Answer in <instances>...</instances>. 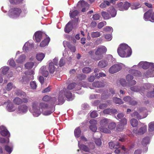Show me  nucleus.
Instances as JSON below:
<instances>
[{"label":"nucleus","mask_w":154,"mask_h":154,"mask_svg":"<svg viewBox=\"0 0 154 154\" xmlns=\"http://www.w3.org/2000/svg\"><path fill=\"white\" fill-rule=\"evenodd\" d=\"M81 88L80 85H77L75 83H72L68 85L67 89L64 88L60 91L58 94V100L60 102L63 103L65 100V97L69 101L72 100L74 98V96L70 91V90L74 91H78Z\"/></svg>","instance_id":"nucleus-1"},{"label":"nucleus","mask_w":154,"mask_h":154,"mask_svg":"<svg viewBox=\"0 0 154 154\" xmlns=\"http://www.w3.org/2000/svg\"><path fill=\"white\" fill-rule=\"evenodd\" d=\"M132 67L137 69L141 68L144 69L149 68L148 69L145 73V76L146 77H154V63L146 61H141L137 65H134Z\"/></svg>","instance_id":"nucleus-2"},{"label":"nucleus","mask_w":154,"mask_h":154,"mask_svg":"<svg viewBox=\"0 0 154 154\" xmlns=\"http://www.w3.org/2000/svg\"><path fill=\"white\" fill-rule=\"evenodd\" d=\"M119 55L122 57H130L132 53L131 48L125 44H121L117 49Z\"/></svg>","instance_id":"nucleus-3"},{"label":"nucleus","mask_w":154,"mask_h":154,"mask_svg":"<svg viewBox=\"0 0 154 154\" xmlns=\"http://www.w3.org/2000/svg\"><path fill=\"white\" fill-rule=\"evenodd\" d=\"M119 55L122 57H130L132 53L131 48L125 44H121L117 49Z\"/></svg>","instance_id":"nucleus-4"},{"label":"nucleus","mask_w":154,"mask_h":154,"mask_svg":"<svg viewBox=\"0 0 154 154\" xmlns=\"http://www.w3.org/2000/svg\"><path fill=\"white\" fill-rule=\"evenodd\" d=\"M27 13L26 9L22 11L19 8H11L9 10L8 15L10 18H15L18 17L20 15L22 17L24 16Z\"/></svg>","instance_id":"nucleus-5"},{"label":"nucleus","mask_w":154,"mask_h":154,"mask_svg":"<svg viewBox=\"0 0 154 154\" xmlns=\"http://www.w3.org/2000/svg\"><path fill=\"white\" fill-rule=\"evenodd\" d=\"M110 122V120L107 119H101L100 122V126L99 128V130L100 131L105 133H110V130L107 128Z\"/></svg>","instance_id":"nucleus-6"},{"label":"nucleus","mask_w":154,"mask_h":154,"mask_svg":"<svg viewBox=\"0 0 154 154\" xmlns=\"http://www.w3.org/2000/svg\"><path fill=\"white\" fill-rule=\"evenodd\" d=\"M107 49L105 47L100 46L96 48L95 52V55L98 57H97L95 58L93 57H91V58L96 60H99L102 58V54L105 53Z\"/></svg>","instance_id":"nucleus-7"},{"label":"nucleus","mask_w":154,"mask_h":154,"mask_svg":"<svg viewBox=\"0 0 154 154\" xmlns=\"http://www.w3.org/2000/svg\"><path fill=\"white\" fill-rule=\"evenodd\" d=\"M125 66L122 63H118L115 64L110 67L109 72L111 74H114L120 71Z\"/></svg>","instance_id":"nucleus-8"},{"label":"nucleus","mask_w":154,"mask_h":154,"mask_svg":"<svg viewBox=\"0 0 154 154\" xmlns=\"http://www.w3.org/2000/svg\"><path fill=\"white\" fill-rule=\"evenodd\" d=\"M32 112L33 116L35 117L38 116L41 114L42 111L39 107L38 106L37 102H34L32 103Z\"/></svg>","instance_id":"nucleus-9"},{"label":"nucleus","mask_w":154,"mask_h":154,"mask_svg":"<svg viewBox=\"0 0 154 154\" xmlns=\"http://www.w3.org/2000/svg\"><path fill=\"white\" fill-rule=\"evenodd\" d=\"M58 60V58L55 57L52 61H49L48 69L50 73H53L54 72L55 69L56 68L55 66H57Z\"/></svg>","instance_id":"nucleus-10"},{"label":"nucleus","mask_w":154,"mask_h":154,"mask_svg":"<svg viewBox=\"0 0 154 154\" xmlns=\"http://www.w3.org/2000/svg\"><path fill=\"white\" fill-rule=\"evenodd\" d=\"M78 142L79 147L81 149L85 152H89L91 150L94 149L95 148V145L93 143H90L88 147L85 145L80 144V142L79 141H78Z\"/></svg>","instance_id":"nucleus-11"},{"label":"nucleus","mask_w":154,"mask_h":154,"mask_svg":"<svg viewBox=\"0 0 154 154\" xmlns=\"http://www.w3.org/2000/svg\"><path fill=\"white\" fill-rule=\"evenodd\" d=\"M149 84H145L144 86H143L144 88L143 89L141 88L140 89L139 87L137 86H134L131 87L130 88V89L131 90L134 92H139L141 95H143L144 94V89L146 88H149L148 87L149 86Z\"/></svg>","instance_id":"nucleus-12"},{"label":"nucleus","mask_w":154,"mask_h":154,"mask_svg":"<svg viewBox=\"0 0 154 154\" xmlns=\"http://www.w3.org/2000/svg\"><path fill=\"white\" fill-rule=\"evenodd\" d=\"M28 110L27 106L25 104L19 105L16 110L17 114H23L27 112Z\"/></svg>","instance_id":"nucleus-13"},{"label":"nucleus","mask_w":154,"mask_h":154,"mask_svg":"<svg viewBox=\"0 0 154 154\" xmlns=\"http://www.w3.org/2000/svg\"><path fill=\"white\" fill-rule=\"evenodd\" d=\"M109 146L110 148L116 149L114 152L116 154H119L120 152V150L119 149L120 147L119 143L118 142H110L109 143Z\"/></svg>","instance_id":"nucleus-14"},{"label":"nucleus","mask_w":154,"mask_h":154,"mask_svg":"<svg viewBox=\"0 0 154 154\" xmlns=\"http://www.w3.org/2000/svg\"><path fill=\"white\" fill-rule=\"evenodd\" d=\"M78 7L80 5L82 8V12H85L88 9L89 5L88 4L85 2L83 0L80 1L77 4Z\"/></svg>","instance_id":"nucleus-15"},{"label":"nucleus","mask_w":154,"mask_h":154,"mask_svg":"<svg viewBox=\"0 0 154 154\" xmlns=\"http://www.w3.org/2000/svg\"><path fill=\"white\" fill-rule=\"evenodd\" d=\"M127 124V120L125 118L123 119L120 122V123L117 127V129L118 131H122L125 128V125Z\"/></svg>","instance_id":"nucleus-16"},{"label":"nucleus","mask_w":154,"mask_h":154,"mask_svg":"<svg viewBox=\"0 0 154 154\" xmlns=\"http://www.w3.org/2000/svg\"><path fill=\"white\" fill-rule=\"evenodd\" d=\"M147 131V126L146 125H143L140 127L138 131L137 130H134L133 132L137 134L142 135L144 134Z\"/></svg>","instance_id":"nucleus-17"},{"label":"nucleus","mask_w":154,"mask_h":154,"mask_svg":"<svg viewBox=\"0 0 154 154\" xmlns=\"http://www.w3.org/2000/svg\"><path fill=\"white\" fill-rule=\"evenodd\" d=\"M89 123L90 124V128L91 130L93 132H96L97 130L96 125L97 124V121L94 119L90 120Z\"/></svg>","instance_id":"nucleus-18"},{"label":"nucleus","mask_w":154,"mask_h":154,"mask_svg":"<svg viewBox=\"0 0 154 154\" xmlns=\"http://www.w3.org/2000/svg\"><path fill=\"white\" fill-rule=\"evenodd\" d=\"M34 35L36 41L37 42H39L40 41L42 37L46 36V35L44 33L40 31L36 32L35 33Z\"/></svg>","instance_id":"nucleus-19"},{"label":"nucleus","mask_w":154,"mask_h":154,"mask_svg":"<svg viewBox=\"0 0 154 154\" xmlns=\"http://www.w3.org/2000/svg\"><path fill=\"white\" fill-rule=\"evenodd\" d=\"M0 133L1 135L3 136H7L9 137L10 136V134L9 132L3 126H1Z\"/></svg>","instance_id":"nucleus-20"},{"label":"nucleus","mask_w":154,"mask_h":154,"mask_svg":"<svg viewBox=\"0 0 154 154\" xmlns=\"http://www.w3.org/2000/svg\"><path fill=\"white\" fill-rule=\"evenodd\" d=\"M63 44L65 48L67 46L72 51L74 52H75L76 50L75 47L70 45L68 42L66 41H64L63 42Z\"/></svg>","instance_id":"nucleus-21"},{"label":"nucleus","mask_w":154,"mask_h":154,"mask_svg":"<svg viewBox=\"0 0 154 154\" xmlns=\"http://www.w3.org/2000/svg\"><path fill=\"white\" fill-rule=\"evenodd\" d=\"M26 56L25 54H21L16 59V61L18 63H22L25 61L26 59Z\"/></svg>","instance_id":"nucleus-22"},{"label":"nucleus","mask_w":154,"mask_h":154,"mask_svg":"<svg viewBox=\"0 0 154 154\" xmlns=\"http://www.w3.org/2000/svg\"><path fill=\"white\" fill-rule=\"evenodd\" d=\"M6 109L8 111L12 112L15 110L16 108L14 106V105L12 102H8Z\"/></svg>","instance_id":"nucleus-23"},{"label":"nucleus","mask_w":154,"mask_h":154,"mask_svg":"<svg viewBox=\"0 0 154 154\" xmlns=\"http://www.w3.org/2000/svg\"><path fill=\"white\" fill-rule=\"evenodd\" d=\"M73 23L72 22L69 21L66 25L64 29L65 32L67 33L69 32L72 29Z\"/></svg>","instance_id":"nucleus-24"},{"label":"nucleus","mask_w":154,"mask_h":154,"mask_svg":"<svg viewBox=\"0 0 154 154\" xmlns=\"http://www.w3.org/2000/svg\"><path fill=\"white\" fill-rule=\"evenodd\" d=\"M34 47L33 43H30L28 42H26L24 45L23 49V50L27 51H28L29 49H32Z\"/></svg>","instance_id":"nucleus-25"},{"label":"nucleus","mask_w":154,"mask_h":154,"mask_svg":"<svg viewBox=\"0 0 154 154\" xmlns=\"http://www.w3.org/2000/svg\"><path fill=\"white\" fill-rule=\"evenodd\" d=\"M108 65V62L105 60H102L99 62L98 66L101 68H103L106 67Z\"/></svg>","instance_id":"nucleus-26"},{"label":"nucleus","mask_w":154,"mask_h":154,"mask_svg":"<svg viewBox=\"0 0 154 154\" xmlns=\"http://www.w3.org/2000/svg\"><path fill=\"white\" fill-rule=\"evenodd\" d=\"M152 10H150L145 13L144 15V19L146 21L149 20L152 21L150 15L152 13Z\"/></svg>","instance_id":"nucleus-27"},{"label":"nucleus","mask_w":154,"mask_h":154,"mask_svg":"<svg viewBox=\"0 0 154 154\" xmlns=\"http://www.w3.org/2000/svg\"><path fill=\"white\" fill-rule=\"evenodd\" d=\"M110 3H113V1L112 0L108 1L104 0L100 5V7L101 8H106L107 6L110 5Z\"/></svg>","instance_id":"nucleus-28"},{"label":"nucleus","mask_w":154,"mask_h":154,"mask_svg":"<svg viewBox=\"0 0 154 154\" xmlns=\"http://www.w3.org/2000/svg\"><path fill=\"white\" fill-rule=\"evenodd\" d=\"M40 72L45 77H47L48 74V72L46 70V66H43L41 67L40 69Z\"/></svg>","instance_id":"nucleus-29"},{"label":"nucleus","mask_w":154,"mask_h":154,"mask_svg":"<svg viewBox=\"0 0 154 154\" xmlns=\"http://www.w3.org/2000/svg\"><path fill=\"white\" fill-rule=\"evenodd\" d=\"M131 116L132 117H135L139 119L146 117L147 116V114L146 113H145L144 115L142 116L139 114L137 112H135L131 114Z\"/></svg>","instance_id":"nucleus-30"},{"label":"nucleus","mask_w":154,"mask_h":154,"mask_svg":"<svg viewBox=\"0 0 154 154\" xmlns=\"http://www.w3.org/2000/svg\"><path fill=\"white\" fill-rule=\"evenodd\" d=\"M150 138L149 137H146L143 138L142 144L143 146H146L147 145L149 144L150 142Z\"/></svg>","instance_id":"nucleus-31"},{"label":"nucleus","mask_w":154,"mask_h":154,"mask_svg":"<svg viewBox=\"0 0 154 154\" xmlns=\"http://www.w3.org/2000/svg\"><path fill=\"white\" fill-rule=\"evenodd\" d=\"M50 40V39L49 37L46 38L41 42L40 44V46L41 47H44L47 45Z\"/></svg>","instance_id":"nucleus-32"},{"label":"nucleus","mask_w":154,"mask_h":154,"mask_svg":"<svg viewBox=\"0 0 154 154\" xmlns=\"http://www.w3.org/2000/svg\"><path fill=\"white\" fill-rule=\"evenodd\" d=\"M149 131L152 135H154V122L150 123L148 125Z\"/></svg>","instance_id":"nucleus-33"},{"label":"nucleus","mask_w":154,"mask_h":154,"mask_svg":"<svg viewBox=\"0 0 154 154\" xmlns=\"http://www.w3.org/2000/svg\"><path fill=\"white\" fill-rule=\"evenodd\" d=\"M117 112V110L116 109H108L104 110L103 112L105 114H111L116 113Z\"/></svg>","instance_id":"nucleus-34"},{"label":"nucleus","mask_w":154,"mask_h":154,"mask_svg":"<svg viewBox=\"0 0 154 154\" xmlns=\"http://www.w3.org/2000/svg\"><path fill=\"white\" fill-rule=\"evenodd\" d=\"M58 102L57 101V100L56 97H53L51 98L50 101L53 106L57 104L59 105L60 104H62L63 103L60 102L58 100Z\"/></svg>","instance_id":"nucleus-35"},{"label":"nucleus","mask_w":154,"mask_h":154,"mask_svg":"<svg viewBox=\"0 0 154 154\" xmlns=\"http://www.w3.org/2000/svg\"><path fill=\"white\" fill-rule=\"evenodd\" d=\"M92 85L96 88L103 87L105 86V84L103 82H96L92 83Z\"/></svg>","instance_id":"nucleus-36"},{"label":"nucleus","mask_w":154,"mask_h":154,"mask_svg":"<svg viewBox=\"0 0 154 154\" xmlns=\"http://www.w3.org/2000/svg\"><path fill=\"white\" fill-rule=\"evenodd\" d=\"M5 150L7 152V154H10L13 149V146L12 145L9 146L8 145H5Z\"/></svg>","instance_id":"nucleus-37"},{"label":"nucleus","mask_w":154,"mask_h":154,"mask_svg":"<svg viewBox=\"0 0 154 154\" xmlns=\"http://www.w3.org/2000/svg\"><path fill=\"white\" fill-rule=\"evenodd\" d=\"M45 54L42 53L37 54L36 56V59L38 61L41 62L44 58Z\"/></svg>","instance_id":"nucleus-38"},{"label":"nucleus","mask_w":154,"mask_h":154,"mask_svg":"<svg viewBox=\"0 0 154 154\" xmlns=\"http://www.w3.org/2000/svg\"><path fill=\"white\" fill-rule=\"evenodd\" d=\"M129 72L130 73L133 74L135 76H140L141 75L140 72L137 70L131 69L129 70Z\"/></svg>","instance_id":"nucleus-39"},{"label":"nucleus","mask_w":154,"mask_h":154,"mask_svg":"<svg viewBox=\"0 0 154 154\" xmlns=\"http://www.w3.org/2000/svg\"><path fill=\"white\" fill-rule=\"evenodd\" d=\"M106 60L108 62L109 64L112 63L114 61L115 59L111 55L108 54L106 56Z\"/></svg>","instance_id":"nucleus-40"},{"label":"nucleus","mask_w":154,"mask_h":154,"mask_svg":"<svg viewBox=\"0 0 154 154\" xmlns=\"http://www.w3.org/2000/svg\"><path fill=\"white\" fill-rule=\"evenodd\" d=\"M108 11L112 17H115L116 14V11L115 9L112 7H111Z\"/></svg>","instance_id":"nucleus-41"},{"label":"nucleus","mask_w":154,"mask_h":154,"mask_svg":"<svg viewBox=\"0 0 154 154\" xmlns=\"http://www.w3.org/2000/svg\"><path fill=\"white\" fill-rule=\"evenodd\" d=\"M34 63L32 62H29L26 63L24 65L25 68L27 69L32 68L34 65Z\"/></svg>","instance_id":"nucleus-42"},{"label":"nucleus","mask_w":154,"mask_h":154,"mask_svg":"<svg viewBox=\"0 0 154 154\" xmlns=\"http://www.w3.org/2000/svg\"><path fill=\"white\" fill-rule=\"evenodd\" d=\"M81 131L79 127L76 128L74 130V135L76 138L79 137L80 136Z\"/></svg>","instance_id":"nucleus-43"},{"label":"nucleus","mask_w":154,"mask_h":154,"mask_svg":"<svg viewBox=\"0 0 154 154\" xmlns=\"http://www.w3.org/2000/svg\"><path fill=\"white\" fill-rule=\"evenodd\" d=\"M131 125L133 127H137L138 124V121L134 119H133L130 121Z\"/></svg>","instance_id":"nucleus-44"},{"label":"nucleus","mask_w":154,"mask_h":154,"mask_svg":"<svg viewBox=\"0 0 154 154\" xmlns=\"http://www.w3.org/2000/svg\"><path fill=\"white\" fill-rule=\"evenodd\" d=\"M141 7L140 4L139 2H136L133 3L131 6L132 9H136Z\"/></svg>","instance_id":"nucleus-45"},{"label":"nucleus","mask_w":154,"mask_h":154,"mask_svg":"<svg viewBox=\"0 0 154 154\" xmlns=\"http://www.w3.org/2000/svg\"><path fill=\"white\" fill-rule=\"evenodd\" d=\"M9 69V68L7 66H4L1 68L0 71L3 74L5 75L8 71Z\"/></svg>","instance_id":"nucleus-46"},{"label":"nucleus","mask_w":154,"mask_h":154,"mask_svg":"<svg viewBox=\"0 0 154 154\" xmlns=\"http://www.w3.org/2000/svg\"><path fill=\"white\" fill-rule=\"evenodd\" d=\"M79 14V12L77 10H75L72 11V10H70L69 12V15L71 18L74 17L76 16Z\"/></svg>","instance_id":"nucleus-47"},{"label":"nucleus","mask_w":154,"mask_h":154,"mask_svg":"<svg viewBox=\"0 0 154 154\" xmlns=\"http://www.w3.org/2000/svg\"><path fill=\"white\" fill-rule=\"evenodd\" d=\"M16 94L17 96L22 97H25L26 95V94L24 92L19 90H17L16 92Z\"/></svg>","instance_id":"nucleus-48"},{"label":"nucleus","mask_w":154,"mask_h":154,"mask_svg":"<svg viewBox=\"0 0 154 154\" xmlns=\"http://www.w3.org/2000/svg\"><path fill=\"white\" fill-rule=\"evenodd\" d=\"M55 110L54 108L52 107L51 108V110H47L43 112V114L45 116H48L51 114L52 112H53Z\"/></svg>","instance_id":"nucleus-49"},{"label":"nucleus","mask_w":154,"mask_h":154,"mask_svg":"<svg viewBox=\"0 0 154 154\" xmlns=\"http://www.w3.org/2000/svg\"><path fill=\"white\" fill-rule=\"evenodd\" d=\"M113 101L116 104H122L123 103V102L121 99L117 97L113 98Z\"/></svg>","instance_id":"nucleus-50"},{"label":"nucleus","mask_w":154,"mask_h":154,"mask_svg":"<svg viewBox=\"0 0 154 154\" xmlns=\"http://www.w3.org/2000/svg\"><path fill=\"white\" fill-rule=\"evenodd\" d=\"M101 14L105 20L108 19L110 18L109 14L106 12H102Z\"/></svg>","instance_id":"nucleus-51"},{"label":"nucleus","mask_w":154,"mask_h":154,"mask_svg":"<svg viewBox=\"0 0 154 154\" xmlns=\"http://www.w3.org/2000/svg\"><path fill=\"white\" fill-rule=\"evenodd\" d=\"M14 103L17 105H19L22 103V99L18 97H15L13 100Z\"/></svg>","instance_id":"nucleus-52"},{"label":"nucleus","mask_w":154,"mask_h":154,"mask_svg":"<svg viewBox=\"0 0 154 154\" xmlns=\"http://www.w3.org/2000/svg\"><path fill=\"white\" fill-rule=\"evenodd\" d=\"M39 105L42 111H43V109L47 108L48 107V105L47 104L43 102L40 103Z\"/></svg>","instance_id":"nucleus-53"},{"label":"nucleus","mask_w":154,"mask_h":154,"mask_svg":"<svg viewBox=\"0 0 154 154\" xmlns=\"http://www.w3.org/2000/svg\"><path fill=\"white\" fill-rule=\"evenodd\" d=\"M109 95L108 94V92H105L103 93L101 96V99L102 100H105L107 99L109 97Z\"/></svg>","instance_id":"nucleus-54"},{"label":"nucleus","mask_w":154,"mask_h":154,"mask_svg":"<svg viewBox=\"0 0 154 154\" xmlns=\"http://www.w3.org/2000/svg\"><path fill=\"white\" fill-rule=\"evenodd\" d=\"M108 128L110 130H112L115 129L116 126V124L114 122L110 123L108 125Z\"/></svg>","instance_id":"nucleus-55"},{"label":"nucleus","mask_w":154,"mask_h":154,"mask_svg":"<svg viewBox=\"0 0 154 154\" xmlns=\"http://www.w3.org/2000/svg\"><path fill=\"white\" fill-rule=\"evenodd\" d=\"M13 87L14 86H13V83L10 82L7 84L5 88L7 90L9 91L11 90Z\"/></svg>","instance_id":"nucleus-56"},{"label":"nucleus","mask_w":154,"mask_h":154,"mask_svg":"<svg viewBox=\"0 0 154 154\" xmlns=\"http://www.w3.org/2000/svg\"><path fill=\"white\" fill-rule=\"evenodd\" d=\"M117 8L120 11H123L125 10L123 3L122 2H120L117 5Z\"/></svg>","instance_id":"nucleus-57"},{"label":"nucleus","mask_w":154,"mask_h":154,"mask_svg":"<svg viewBox=\"0 0 154 154\" xmlns=\"http://www.w3.org/2000/svg\"><path fill=\"white\" fill-rule=\"evenodd\" d=\"M100 35V32H93L91 34V37L93 38L97 37Z\"/></svg>","instance_id":"nucleus-58"},{"label":"nucleus","mask_w":154,"mask_h":154,"mask_svg":"<svg viewBox=\"0 0 154 154\" xmlns=\"http://www.w3.org/2000/svg\"><path fill=\"white\" fill-rule=\"evenodd\" d=\"M91 70V69L89 67H85L82 70L83 72L86 73H88L90 72Z\"/></svg>","instance_id":"nucleus-59"},{"label":"nucleus","mask_w":154,"mask_h":154,"mask_svg":"<svg viewBox=\"0 0 154 154\" xmlns=\"http://www.w3.org/2000/svg\"><path fill=\"white\" fill-rule=\"evenodd\" d=\"M120 84L123 87H125L127 86V83L125 80L124 79H121L120 81Z\"/></svg>","instance_id":"nucleus-60"},{"label":"nucleus","mask_w":154,"mask_h":154,"mask_svg":"<svg viewBox=\"0 0 154 154\" xmlns=\"http://www.w3.org/2000/svg\"><path fill=\"white\" fill-rule=\"evenodd\" d=\"M30 85L32 89H35L37 87V85L35 81H32L30 83Z\"/></svg>","instance_id":"nucleus-61"},{"label":"nucleus","mask_w":154,"mask_h":154,"mask_svg":"<svg viewBox=\"0 0 154 154\" xmlns=\"http://www.w3.org/2000/svg\"><path fill=\"white\" fill-rule=\"evenodd\" d=\"M124 8L125 10H127L130 7V4L127 2H125L124 4H123Z\"/></svg>","instance_id":"nucleus-62"},{"label":"nucleus","mask_w":154,"mask_h":154,"mask_svg":"<svg viewBox=\"0 0 154 154\" xmlns=\"http://www.w3.org/2000/svg\"><path fill=\"white\" fill-rule=\"evenodd\" d=\"M103 30L106 32H112L113 29L111 27L107 26L103 28Z\"/></svg>","instance_id":"nucleus-63"},{"label":"nucleus","mask_w":154,"mask_h":154,"mask_svg":"<svg viewBox=\"0 0 154 154\" xmlns=\"http://www.w3.org/2000/svg\"><path fill=\"white\" fill-rule=\"evenodd\" d=\"M147 96L148 97H154V89L153 91L148 92L147 94Z\"/></svg>","instance_id":"nucleus-64"}]
</instances>
